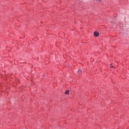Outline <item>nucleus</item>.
Listing matches in <instances>:
<instances>
[{"mask_svg": "<svg viewBox=\"0 0 129 129\" xmlns=\"http://www.w3.org/2000/svg\"><path fill=\"white\" fill-rule=\"evenodd\" d=\"M93 35H94V36L95 37H96L97 38V37H99V32H97V31H95V32H94Z\"/></svg>", "mask_w": 129, "mask_h": 129, "instance_id": "1", "label": "nucleus"}, {"mask_svg": "<svg viewBox=\"0 0 129 129\" xmlns=\"http://www.w3.org/2000/svg\"><path fill=\"white\" fill-rule=\"evenodd\" d=\"M70 91L69 90H67L64 92V94H66V95H68V94H69L70 93Z\"/></svg>", "mask_w": 129, "mask_h": 129, "instance_id": "2", "label": "nucleus"}, {"mask_svg": "<svg viewBox=\"0 0 129 129\" xmlns=\"http://www.w3.org/2000/svg\"><path fill=\"white\" fill-rule=\"evenodd\" d=\"M81 72H82V70H81V69H79L78 71V73H79V74H80V73H81Z\"/></svg>", "mask_w": 129, "mask_h": 129, "instance_id": "3", "label": "nucleus"}, {"mask_svg": "<svg viewBox=\"0 0 129 129\" xmlns=\"http://www.w3.org/2000/svg\"><path fill=\"white\" fill-rule=\"evenodd\" d=\"M101 1H102V0H96V1L97 3H100V2H101Z\"/></svg>", "mask_w": 129, "mask_h": 129, "instance_id": "4", "label": "nucleus"}, {"mask_svg": "<svg viewBox=\"0 0 129 129\" xmlns=\"http://www.w3.org/2000/svg\"><path fill=\"white\" fill-rule=\"evenodd\" d=\"M114 68L113 66H111V64H110V68Z\"/></svg>", "mask_w": 129, "mask_h": 129, "instance_id": "5", "label": "nucleus"}, {"mask_svg": "<svg viewBox=\"0 0 129 129\" xmlns=\"http://www.w3.org/2000/svg\"><path fill=\"white\" fill-rule=\"evenodd\" d=\"M121 35H123V34H122V33H121Z\"/></svg>", "mask_w": 129, "mask_h": 129, "instance_id": "6", "label": "nucleus"}, {"mask_svg": "<svg viewBox=\"0 0 129 129\" xmlns=\"http://www.w3.org/2000/svg\"><path fill=\"white\" fill-rule=\"evenodd\" d=\"M43 76L44 77V76H45V75H43Z\"/></svg>", "mask_w": 129, "mask_h": 129, "instance_id": "7", "label": "nucleus"}]
</instances>
